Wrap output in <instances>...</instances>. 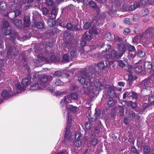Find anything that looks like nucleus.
<instances>
[{
    "instance_id": "f257e3e1",
    "label": "nucleus",
    "mask_w": 154,
    "mask_h": 154,
    "mask_svg": "<svg viewBox=\"0 0 154 154\" xmlns=\"http://www.w3.org/2000/svg\"><path fill=\"white\" fill-rule=\"evenodd\" d=\"M91 74L88 73L85 71H81L79 73L78 80L79 82L83 85L84 88H88L90 87H95L93 89V92L95 94H98L100 89V87L102 85L100 82H96L94 83L91 80L92 77Z\"/></svg>"
},
{
    "instance_id": "f03ea898",
    "label": "nucleus",
    "mask_w": 154,
    "mask_h": 154,
    "mask_svg": "<svg viewBox=\"0 0 154 154\" xmlns=\"http://www.w3.org/2000/svg\"><path fill=\"white\" fill-rule=\"evenodd\" d=\"M4 34L5 35H10L11 41H12L14 43V40L16 37L18 40H21V37H20L18 35L17 32L15 31L11 30L8 29H7L4 31Z\"/></svg>"
},
{
    "instance_id": "7ed1b4c3",
    "label": "nucleus",
    "mask_w": 154,
    "mask_h": 154,
    "mask_svg": "<svg viewBox=\"0 0 154 154\" xmlns=\"http://www.w3.org/2000/svg\"><path fill=\"white\" fill-rule=\"evenodd\" d=\"M100 110H95V112L94 114V116L93 117L91 115L89 117V119L90 121L91 122H95V123H97L98 124L100 123V121L99 119V116L100 115Z\"/></svg>"
},
{
    "instance_id": "20e7f679",
    "label": "nucleus",
    "mask_w": 154,
    "mask_h": 154,
    "mask_svg": "<svg viewBox=\"0 0 154 154\" xmlns=\"http://www.w3.org/2000/svg\"><path fill=\"white\" fill-rule=\"evenodd\" d=\"M152 81L149 79H145L141 83V87L144 89H147L153 86Z\"/></svg>"
},
{
    "instance_id": "39448f33",
    "label": "nucleus",
    "mask_w": 154,
    "mask_h": 154,
    "mask_svg": "<svg viewBox=\"0 0 154 154\" xmlns=\"http://www.w3.org/2000/svg\"><path fill=\"white\" fill-rule=\"evenodd\" d=\"M154 29L153 28H148L145 31V32L143 34L144 37L147 38H150L152 36L153 32Z\"/></svg>"
},
{
    "instance_id": "423d86ee",
    "label": "nucleus",
    "mask_w": 154,
    "mask_h": 154,
    "mask_svg": "<svg viewBox=\"0 0 154 154\" xmlns=\"http://www.w3.org/2000/svg\"><path fill=\"white\" fill-rule=\"evenodd\" d=\"M43 87L42 84L41 83V82H39L37 83H35L31 85L30 87V90L33 91L36 90L40 89H42Z\"/></svg>"
},
{
    "instance_id": "0eeeda50",
    "label": "nucleus",
    "mask_w": 154,
    "mask_h": 154,
    "mask_svg": "<svg viewBox=\"0 0 154 154\" xmlns=\"http://www.w3.org/2000/svg\"><path fill=\"white\" fill-rule=\"evenodd\" d=\"M117 48L118 50L120 51V54L122 56L126 51L127 48L124 44L122 43H118Z\"/></svg>"
},
{
    "instance_id": "6e6552de",
    "label": "nucleus",
    "mask_w": 154,
    "mask_h": 154,
    "mask_svg": "<svg viewBox=\"0 0 154 154\" xmlns=\"http://www.w3.org/2000/svg\"><path fill=\"white\" fill-rule=\"evenodd\" d=\"M18 51L15 47H14L11 49H8L7 54L8 55H16L18 54Z\"/></svg>"
},
{
    "instance_id": "1a4fd4ad",
    "label": "nucleus",
    "mask_w": 154,
    "mask_h": 154,
    "mask_svg": "<svg viewBox=\"0 0 154 154\" xmlns=\"http://www.w3.org/2000/svg\"><path fill=\"white\" fill-rule=\"evenodd\" d=\"M110 54L111 58H118L122 56L120 54H118L117 52L114 50L111 51Z\"/></svg>"
},
{
    "instance_id": "9d476101",
    "label": "nucleus",
    "mask_w": 154,
    "mask_h": 154,
    "mask_svg": "<svg viewBox=\"0 0 154 154\" xmlns=\"http://www.w3.org/2000/svg\"><path fill=\"white\" fill-rule=\"evenodd\" d=\"M108 94L110 98H111L114 97H117L118 96L117 94L115 93L113 90V89L111 88L109 89V90L108 91Z\"/></svg>"
},
{
    "instance_id": "9b49d317",
    "label": "nucleus",
    "mask_w": 154,
    "mask_h": 154,
    "mask_svg": "<svg viewBox=\"0 0 154 154\" xmlns=\"http://www.w3.org/2000/svg\"><path fill=\"white\" fill-rule=\"evenodd\" d=\"M140 5H141L140 3V2L139 1L137 2H136V4L130 6L129 7V10L130 11H133L135 9L137 8L140 7Z\"/></svg>"
},
{
    "instance_id": "f8f14e48",
    "label": "nucleus",
    "mask_w": 154,
    "mask_h": 154,
    "mask_svg": "<svg viewBox=\"0 0 154 154\" xmlns=\"http://www.w3.org/2000/svg\"><path fill=\"white\" fill-rule=\"evenodd\" d=\"M58 12V9L57 8L54 7L52 9L51 11V14L53 19H55L56 18Z\"/></svg>"
},
{
    "instance_id": "ddd939ff",
    "label": "nucleus",
    "mask_w": 154,
    "mask_h": 154,
    "mask_svg": "<svg viewBox=\"0 0 154 154\" xmlns=\"http://www.w3.org/2000/svg\"><path fill=\"white\" fill-rule=\"evenodd\" d=\"M50 78V79L52 80L53 78L51 76H49L48 77L47 76L43 77L41 79V83L42 84L43 87H44V83L47 82L48 79Z\"/></svg>"
},
{
    "instance_id": "4468645a",
    "label": "nucleus",
    "mask_w": 154,
    "mask_h": 154,
    "mask_svg": "<svg viewBox=\"0 0 154 154\" xmlns=\"http://www.w3.org/2000/svg\"><path fill=\"white\" fill-rule=\"evenodd\" d=\"M62 75L63 76H66L67 77L69 76V75L68 73H66L63 74L61 72L59 71L56 72L54 75V76L56 77H60V76H62Z\"/></svg>"
},
{
    "instance_id": "2eb2a0df",
    "label": "nucleus",
    "mask_w": 154,
    "mask_h": 154,
    "mask_svg": "<svg viewBox=\"0 0 154 154\" xmlns=\"http://www.w3.org/2000/svg\"><path fill=\"white\" fill-rule=\"evenodd\" d=\"M144 67L146 69H149L152 68L154 69V66H152L151 62H146L145 63Z\"/></svg>"
},
{
    "instance_id": "dca6fc26",
    "label": "nucleus",
    "mask_w": 154,
    "mask_h": 154,
    "mask_svg": "<svg viewBox=\"0 0 154 154\" xmlns=\"http://www.w3.org/2000/svg\"><path fill=\"white\" fill-rule=\"evenodd\" d=\"M70 96L68 95L65 96L64 97L63 100H62L60 102L62 103H65V104L70 103L71 102V100L70 98Z\"/></svg>"
},
{
    "instance_id": "f3484780",
    "label": "nucleus",
    "mask_w": 154,
    "mask_h": 154,
    "mask_svg": "<svg viewBox=\"0 0 154 154\" xmlns=\"http://www.w3.org/2000/svg\"><path fill=\"white\" fill-rule=\"evenodd\" d=\"M136 116V113L130 110L129 111L128 114V117L130 119H133Z\"/></svg>"
},
{
    "instance_id": "a211bd4d",
    "label": "nucleus",
    "mask_w": 154,
    "mask_h": 154,
    "mask_svg": "<svg viewBox=\"0 0 154 154\" xmlns=\"http://www.w3.org/2000/svg\"><path fill=\"white\" fill-rule=\"evenodd\" d=\"M22 83V85H23L24 87L26 88L29 85L30 83V81L28 79H23Z\"/></svg>"
},
{
    "instance_id": "6ab92c4d",
    "label": "nucleus",
    "mask_w": 154,
    "mask_h": 154,
    "mask_svg": "<svg viewBox=\"0 0 154 154\" xmlns=\"http://www.w3.org/2000/svg\"><path fill=\"white\" fill-rule=\"evenodd\" d=\"M7 8V5L6 3L2 2L0 3V10L2 11L5 10Z\"/></svg>"
},
{
    "instance_id": "aec40b11",
    "label": "nucleus",
    "mask_w": 154,
    "mask_h": 154,
    "mask_svg": "<svg viewBox=\"0 0 154 154\" xmlns=\"http://www.w3.org/2000/svg\"><path fill=\"white\" fill-rule=\"evenodd\" d=\"M54 19L50 18L48 20V24L50 26L52 27L54 26L55 24V22L54 20Z\"/></svg>"
},
{
    "instance_id": "412c9836",
    "label": "nucleus",
    "mask_w": 154,
    "mask_h": 154,
    "mask_svg": "<svg viewBox=\"0 0 154 154\" xmlns=\"http://www.w3.org/2000/svg\"><path fill=\"white\" fill-rule=\"evenodd\" d=\"M2 95L4 98L8 97L9 96L11 95V91H9V93L6 91H4L2 93Z\"/></svg>"
},
{
    "instance_id": "4be33fe9",
    "label": "nucleus",
    "mask_w": 154,
    "mask_h": 154,
    "mask_svg": "<svg viewBox=\"0 0 154 154\" xmlns=\"http://www.w3.org/2000/svg\"><path fill=\"white\" fill-rule=\"evenodd\" d=\"M104 36L105 39L107 41L112 40V38L111 33L109 32L106 33L104 35Z\"/></svg>"
},
{
    "instance_id": "5701e85b",
    "label": "nucleus",
    "mask_w": 154,
    "mask_h": 154,
    "mask_svg": "<svg viewBox=\"0 0 154 154\" xmlns=\"http://www.w3.org/2000/svg\"><path fill=\"white\" fill-rule=\"evenodd\" d=\"M66 108L73 112H75L77 108L75 107H74L73 106L71 105H68L66 106Z\"/></svg>"
},
{
    "instance_id": "b1692460",
    "label": "nucleus",
    "mask_w": 154,
    "mask_h": 154,
    "mask_svg": "<svg viewBox=\"0 0 154 154\" xmlns=\"http://www.w3.org/2000/svg\"><path fill=\"white\" fill-rule=\"evenodd\" d=\"M94 57L98 60H100L103 58L102 54L101 53H97L94 54Z\"/></svg>"
},
{
    "instance_id": "393cba45",
    "label": "nucleus",
    "mask_w": 154,
    "mask_h": 154,
    "mask_svg": "<svg viewBox=\"0 0 154 154\" xmlns=\"http://www.w3.org/2000/svg\"><path fill=\"white\" fill-rule=\"evenodd\" d=\"M129 97H132L133 99H137L138 97L137 94L134 92H129Z\"/></svg>"
},
{
    "instance_id": "a878e982",
    "label": "nucleus",
    "mask_w": 154,
    "mask_h": 154,
    "mask_svg": "<svg viewBox=\"0 0 154 154\" xmlns=\"http://www.w3.org/2000/svg\"><path fill=\"white\" fill-rule=\"evenodd\" d=\"M70 54L72 57H75L78 54L77 50L75 49L72 50L70 52Z\"/></svg>"
},
{
    "instance_id": "bb28decb",
    "label": "nucleus",
    "mask_w": 154,
    "mask_h": 154,
    "mask_svg": "<svg viewBox=\"0 0 154 154\" xmlns=\"http://www.w3.org/2000/svg\"><path fill=\"white\" fill-rule=\"evenodd\" d=\"M106 66L103 61H102L98 64V67L100 69H104Z\"/></svg>"
},
{
    "instance_id": "cd10ccee",
    "label": "nucleus",
    "mask_w": 154,
    "mask_h": 154,
    "mask_svg": "<svg viewBox=\"0 0 154 154\" xmlns=\"http://www.w3.org/2000/svg\"><path fill=\"white\" fill-rule=\"evenodd\" d=\"M127 104L128 105H130L133 109L136 108L137 106V104L136 102H133L131 101L127 102Z\"/></svg>"
},
{
    "instance_id": "c85d7f7f",
    "label": "nucleus",
    "mask_w": 154,
    "mask_h": 154,
    "mask_svg": "<svg viewBox=\"0 0 154 154\" xmlns=\"http://www.w3.org/2000/svg\"><path fill=\"white\" fill-rule=\"evenodd\" d=\"M36 25L37 27L39 29H42L44 27V23L42 22H38L36 23Z\"/></svg>"
},
{
    "instance_id": "c756f323",
    "label": "nucleus",
    "mask_w": 154,
    "mask_h": 154,
    "mask_svg": "<svg viewBox=\"0 0 154 154\" xmlns=\"http://www.w3.org/2000/svg\"><path fill=\"white\" fill-rule=\"evenodd\" d=\"M109 107H111L113 105L114 102L112 98H109L107 101Z\"/></svg>"
},
{
    "instance_id": "7c9ffc66",
    "label": "nucleus",
    "mask_w": 154,
    "mask_h": 154,
    "mask_svg": "<svg viewBox=\"0 0 154 154\" xmlns=\"http://www.w3.org/2000/svg\"><path fill=\"white\" fill-rule=\"evenodd\" d=\"M14 23L17 26H19L21 25L22 21L20 20H16L14 21Z\"/></svg>"
},
{
    "instance_id": "2f4dec72",
    "label": "nucleus",
    "mask_w": 154,
    "mask_h": 154,
    "mask_svg": "<svg viewBox=\"0 0 154 154\" xmlns=\"http://www.w3.org/2000/svg\"><path fill=\"white\" fill-rule=\"evenodd\" d=\"M89 33L91 35H97L98 33L97 30L93 28H91L89 32Z\"/></svg>"
},
{
    "instance_id": "473e14b6",
    "label": "nucleus",
    "mask_w": 154,
    "mask_h": 154,
    "mask_svg": "<svg viewBox=\"0 0 154 154\" xmlns=\"http://www.w3.org/2000/svg\"><path fill=\"white\" fill-rule=\"evenodd\" d=\"M137 56L140 58H143L146 56V53L145 52L140 51L138 52Z\"/></svg>"
},
{
    "instance_id": "72a5a7b5",
    "label": "nucleus",
    "mask_w": 154,
    "mask_h": 154,
    "mask_svg": "<svg viewBox=\"0 0 154 154\" xmlns=\"http://www.w3.org/2000/svg\"><path fill=\"white\" fill-rule=\"evenodd\" d=\"M70 96L72 99L74 100H76L78 99V95L76 93H72L71 94Z\"/></svg>"
},
{
    "instance_id": "f704fd0d",
    "label": "nucleus",
    "mask_w": 154,
    "mask_h": 154,
    "mask_svg": "<svg viewBox=\"0 0 154 154\" xmlns=\"http://www.w3.org/2000/svg\"><path fill=\"white\" fill-rule=\"evenodd\" d=\"M55 84L57 86H62L63 85V82L59 79H57L55 80Z\"/></svg>"
},
{
    "instance_id": "c9c22d12",
    "label": "nucleus",
    "mask_w": 154,
    "mask_h": 154,
    "mask_svg": "<svg viewBox=\"0 0 154 154\" xmlns=\"http://www.w3.org/2000/svg\"><path fill=\"white\" fill-rule=\"evenodd\" d=\"M50 60L52 62H55L58 61L59 60L58 57H57L54 56H51L50 58Z\"/></svg>"
},
{
    "instance_id": "e433bc0d",
    "label": "nucleus",
    "mask_w": 154,
    "mask_h": 154,
    "mask_svg": "<svg viewBox=\"0 0 154 154\" xmlns=\"http://www.w3.org/2000/svg\"><path fill=\"white\" fill-rule=\"evenodd\" d=\"M82 136V135L80 133L76 132L75 135V139L76 140H80V138Z\"/></svg>"
},
{
    "instance_id": "4c0bfd02",
    "label": "nucleus",
    "mask_w": 154,
    "mask_h": 154,
    "mask_svg": "<svg viewBox=\"0 0 154 154\" xmlns=\"http://www.w3.org/2000/svg\"><path fill=\"white\" fill-rule=\"evenodd\" d=\"M134 70L136 72H140L142 71V68L140 66L138 65L135 67Z\"/></svg>"
},
{
    "instance_id": "58836bf2",
    "label": "nucleus",
    "mask_w": 154,
    "mask_h": 154,
    "mask_svg": "<svg viewBox=\"0 0 154 154\" xmlns=\"http://www.w3.org/2000/svg\"><path fill=\"white\" fill-rule=\"evenodd\" d=\"M135 56V52L132 53L130 52L128 56V58L129 59H131L134 58Z\"/></svg>"
},
{
    "instance_id": "ea45409f",
    "label": "nucleus",
    "mask_w": 154,
    "mask_h": 154,
    "mask_svg": "<svg viewBox=\"0 0 154 154\" xmlns=\"http://www.w3.org/2000/svg\"><path fill=\"white\" fill-rule=\"evenodd\" d=\"M81 140H76L74 143V145L77 147L80 146L82 144Z\"/></svg>"
},
{
    "instance_id": "a19ab883",
    "label": "nucleus",
    "mask_w": 154,
    "mask_h": 154,
    "mask_svg": "<svg viewBox=\"0 0 154 154\" xmlns=\"http://www.w3.org/2000/svg\"><path fill=\"white\" fill-rule=\"evenodd\" d=\"M85 127L87 129L89 130L91 127V124L88 121L85 123Z\"/></svg>"
},
{
    "instance_id": "79ce46f5",
    "label": "nucleus",
    "mask_w": 154,
    "mask_h": 154,
    "mask_svg": "<svg viewBox=\"0 0 154 154\" xmlns=\"http://www.w3.org/2000/svg\"><path fill=\"white\" fill-rule=\"evenodd\" d=\"M98 143L97 139L95 138H93L91 140V144L93 146H96Z\"/></svg>"
},
{
    "instance_id": "37998d69",
    "label": "nucleus",
    "mask_w": 154,
    "mask_h": 154,
    "mask_svg": "<svg viewBox=\"0 0 154 154\" xmlns=\"http://www.w3.org/2000/svg\"><path fill=\"white\" fill-rule=\"evenodd\" d=\"M91 25L90 23L87 22L85 23L84 25V28L86 30L88 29L91 26Z\"/></svg>"
},
{
    "instance_id": "c03bdc74",
    "label": "nucleus",
    "mask_w": 154,
    "mask_h": 154,
    "mask_svg": "<svg viewBox=\"0 0 154 154\" xmlns=\"http://www.w3.org/2000/svg\"><path fill=\"white\" fill-rule=\"evenodd\" d=\"M38 57H39V59L42 62H44L46 63H49V61L45 57H41L40 55L38 56Z\"/></svg>"
},
{
    "instance_id": "a18cd8bd",
    "label": "nucleus",
    "mask_w": 154,
    "mask_h": 154,
    "mask_svg": "<svg viewBox=\"0 0 154 154\" xmlns=\"http://www.w3.org/2000/svg\"><path fill=\"white\" fill-rule=\"evenodd\" d=\"M150 148L147 146H146L143 148V152L145 153H148L150 151Z\"/></svg>"
},
{
    "instance_id": "49530a36",
    "label": "nucleus",
    "mask_w": 154,
    "mask_h": 154,
    "mask_svg": "<svg viewBox=\"0 0 154 154\" xmlns=\"http://www.w3.org/2000/svg\"><path fill=\"white\" fill-rule=\"evenodd\" d=\"M24 21L26 23L29 24L30 22V18L28 16L26 15L24 17Z\"/></svg>"
},
{
    "instance_id": "de8ad7c7",
    "label": "nucleus",
    "mask_w": 154,
    "mask_h": 154,
    "mask_svg": "<svg viewBox=\"0 0 154 154\" xmlns=\"http://www.w3.org/2000/svg\"><path fill=\"white\" fill-rule=\"evenodd\" d=\"M131 150L132 152L134 153H135L137 154H139L140 153V151L138 150L134 146H132L131 147Z\"/></svg>"
},
{
    "instance_id": "09e8293b",
    "label": "nucleus",
    "mask_w": 154,
    "mask_h": 154,
    "mask_svg": "<svg viewBox=\"0 0 154 154\" xmlns=\"http://www.w3.org/2000/svg\"><path fill=\"white\" fill-rule=\"evenodd\" d=\"M69 134V128L67 127L65 129L64 136L65 137L68 136Z\"/></svg>"
},
{
    "instance_id": "8fccbe9b",
    "label": "nucleus",
    "mask_w": 154,
    "mask_h": 154,
    "mask_svg": "<svg viewBox=\"0 0 154 154\" xmlns=\"http://www.w3.org/2000/svg\"><path fill=\"white\" fill-rule=\"evenodd\" d=\"M103 47L105 48V51H109L111 48V45H103Z\"/></svg>"
},
{
    "instance_id": "3c124183",
    "label": "nucleus",
    "mask_w": 154,
    "mask_h": 154,
    "mask_svg": "<svg viewBox=\"0 0 154 154\" xmlns=\"http://www.w3.org/2000/svg\"><path fill=\"white\" fill-rule=\"evenodd\" d=\"M66 27L69 30H72L73 26L71 23H68L66 24Z\"/></svg>"
},
{
    "instance_id": "603ef678",
    "label": "nucleus",
    "mask_w": 154,
    "mask_h": 154,
    "mask_svg": "<svg viewBox=\"0 0 154 154\" xmlns=\"http://www.w3.org/2000/svg\"><path fill=\"white\" fill-rule=\"evenodd\" d=\"M16 86L18 89L21 90H23L25 88L24 87L23 85H21L20 84H16Z\"/></svg>"
},
{
    "instance_id": "864d4df0",
    "label": "nucleus",
    "mask_w": 154,
    "mask_h": 154,
    "mask_svg": "<svg viewBox=\"0 0 154 154\" xmlns=\"http://www.w3.org/2000/svg\"><path fill=\"white\" fill-rule=\"evenodd\" d=\"M140 18L139 16L137 14H135L133 16V20L136 21L139 20Z\"/></svg>"
},
{
    "instance_id": "5fc2aeb1",
    "label": "nucleus",
    "mask_w": 154,
    "mask_h": 154,
    "mask_svg": "<svg viewBox=\"0 0 154 154\" xmlns=\"http://www.w3.org/2000/svg\"><path fill=\"white\" fill-rule=\"evenodd\" d=\"M124 109L122 108H121L119 109V114L121 116H123L124 115Z\"/></svg>"
},
{
    "instance_id": "6e6d98bb",
    "label": "nucleus",
    "mask_w": 154,
    "mask_h": 154,
    "mask_svg": "<svg viewBox=\"0 0 154 154\" xmlns=\"http://www.w3.org/2000/svg\"><path fill=\"white\" fill-rule=\"evenodd\" d=\"M149 102L152 104L154 105V96H153L150 97L148 99Z\"/></svg>"
},
{
    "instance_id": "4d7b16f0",
    "label": "nucleus",
    "mask_w": 154,
    "mask_h": 154,
    "mask_svg": "<svg viewBox=\"0 0 154 154\" xmlns=\"http://www.w3.org/2000/svg\"><path fill=\"white\" fill-rule=\"evenodd\" d=\"M89 5L92 8H96L97 7V6L95 3L93 1H91V2Z\"/></svg>"
},
{
    "instance_id": "13d9d810",
    "label": "nucleus",
    "mask_w": 154,
    "mask_h": 154,
    "mask_svg": "<svg viewBox=\"0 0 154 154\" xmlns=\"http://www.w3.org/2000/svg\"><path fill=\"white\" fill-rule=\"evenodd\" d=\"M118 63L119 66H121L123 68H124L125 66V64L122 61L119 60V61Z\"/></svg>"
},
{
    "instance_id": "bf43d9fd",
    "label": "nucleus",
    "mask_w": 154,
    "mask_h": 154,
    "mask_svg": "<svg viewBox=\"0 0 154 154\" xmlns=\"http://www.w3.org/2000/svg\"><path fill=\"white\" fill-rule=\"evenodd\" d=\"M14 12L15 14V17H16L18 16V15H20L21 13V12L19 10H16L15 11H14Z\"/></svg>"
},
{
    "instance_id": "052dcab7",
    "label": "nucleus",
    "mask_w": 154,
    "mask_h": 154,
    "mask_svg": "<svg viewBox=\"0 0 154 154\" xmlns=\"http://www.w3.org/2000/svg\"><path fill=\"white\" fill-rule=\"evenodd\" d=\"M42 12L44 14L47 15L49 11L47 8H44L42 9Z\"/></svg>"
},
{
    "instance_id": "680f3d73",
    "label": "nucleus",
    "mask_w": 154,
    "mask_h": 154,
    "mask_svg": "<svg viewBox=\"0 0 154 154\" xmlns=\"http://www.w3.org/2000/svg\"><path fill=\"white\" fill-rule=\"evenodd\" d=\"M47 89L48 90L50 91L51 92L54 91V88L51 85H49L48 86Z\"/></svg>"
},
{
    "instance_id": "e2e57ef3",
    "label": "nucleus",
    "mask_w": 154,
    "mask_h": 154,
    "mask_svg": "<svg viewBox=\"0 0 154 154\" xmlns=\"http://www.w3.org/2000/svg\"><path fill=\"white\" fill-rule=\"evenodd\" d=\"M85 39L87 40H91L92 37L91 36L88 35H85Z\"/></svg>"
},
{
    "instance_id": "0e129e2a",
    "label": "nucleus",
    "mask_w": 154,
    "mask_h": 154,
    "mask_svg": "<svg viewBox=\"0 0 154 154\" xmlns=\"http://www.w3.org/2000/svg\"><path fill=\"white\" fill-rule=\"evenodd\" d=\"M63 58L65 61H68L69 59V55L66 54H65L63 56Z\"/></svg>"
},
{
    "instance_id": "69168bd1",
    "label": "nucleus",
    "mask_w": 154,
    "mask_h": 154,
    "mask_svg": "<svg viewBox=\"0 0 154 154\" xmlns=\"http://www.w3.org/2000/svg\"><path fill=\"white\" fill-rule=\"evenodd\" d=\"M130 29L128 28H125L124 30L123 33L125 34H127L130 32Z\"/></svg>"
},
{
    "instance_id": "338daca9",
    "label": "nucleus",
    "mask_w": 154,
    "mask_h": 154,
    "mask_svg": "<svg viewBox=\"0 0 154 154\" xmlns=\"http://www.w3.org/2000/svg\"><path fill=\"white\" fill-rule=\"evenodd\" d=\"M130 19L128 18H126L124 20V22L125 23L128 24H130L131 23Z\"/></svg>"
},
{
    "instance_id": "774afa93",
    "label": "nucleus",
    "mask_w": 154,
    "mask_h": 154,
    "mask_svg": "<svg viewBox=\"0 0 154 154\" xmlns=\"http://www.w3.org/2000/svg\"><path fill=\"white\" fill-rule=\"evenodd\" d=\"M115 40L116 42H119L120 43H121V42H122V38L118 36H116L115 37Z\"/></svg>"
}]
</instances>
